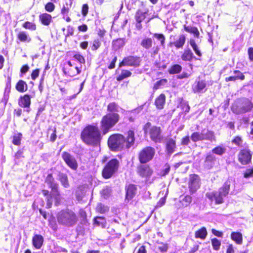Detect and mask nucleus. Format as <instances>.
Listing matches in <instances>:
<instances>
[{"instance_id":"nucleus-18","label":"nucleus","mask_w":253,"mask_h":253,"mask_svg":"<svg viewBox=\"0 0 253 253\" xmlns=\"http://www.w3.org/2000/svg\"><path fill=\"white\" fill-rule=\"evenodd\" d=\"M62 158L66 164L73 170H76L78 167V163L75 158L69 153L64 151L62 154Z\"/></svg>"},{"instance_id":"nucleus-49","label":"nucleus","mask_w":253,"mask_h":253,"mask_svg":"<svg viewBox=\"0 0 253 253\" xmlns=\"http://www.w3.org/2000/svg\"><path fill=\"white\" fill-rule=\"evenodd\" d=\"M168 83V80L166 79H162L157 81L154 84L153 89L157 90L159 89L162 85H165Z\"/></svg>"},{"instance_id":"nucleus-50","label":"nucleus","mask_w":253,"mask_h":253,"mask_svg":"<svg viewBox=\"0 0 253 253\" xmlns=\"http://www.w3.org/2000/svg\"><path fill=\"white\" fill-rule=\"evenodd\" d=\"M101 45V42L98 39H94L90 45V48L91 51H96L100 48Z\"/></svg>"},{"instance_id":"nucleus-3","label":"nucleus","mask_w":253,"mask_h":253,"mask_svg":"<svg viewBox=\"0 0 253 253\" xmlns=\"http://www.w3.org/2000/svg\"><path fill=\"white\" fill-rule=\"evenodd\" d=\"M102 133L97 125H87L81 132V139L85 144L93 147L100 146Z\"/></svg>"},{"instance_id":"nucleus-34","label":"nucleus","mask_w":253,"mask_h":253,"mask_svg":"<svg viewBox=\"0 0 253 253\" xmlns=\"http://www.w3.org/2000/svg\"><path fill=\"white\" fill-rule=\"evenodd\" d=\"M16 90L20 93L26 92L28 89V85L26 82L19 80L15 84Z\"/></svg>"},{"instance_id":"nucleus-39","label":"nucleus","mask_w":253,"mask_h":253,"mask_svg":"<svg viewBox=\"0 0 253 253\" xmlns=\"http://www.w3.org/2000/svg\"><path fill=\"white\" fill-rule=\"evenodd\" d=\"M148 11V9L144 12L142 11L140 9H138L136 12L135 15V19L137 23H141L146 18V14Z\"/></svg>"},{"instance_id":"nucleus-4","label":"nucleus","mask_w":253,"mask_h":253,"mask_svg":"<svg viewBox=\"0 0 253 253\" xmlns=\"http://www.w3.org/2000/svg\"><path fill=\"white\" fill-rule=\"evenodd\" d=\"M56 218L59 224L67 227L75 226L78 221L76 213L68 209L59 211L56 214Z\"/></svg>"},{"instance_id":"nucleus-13","label":"nucleus","mask_w":253,"mask_h":253,"mask_svg":"<svg viewBox=\"0 0 253 253\" xmlns=\"http://www.w3.org/2000/svg\"><path fill=\"white\" fill-rule=\"evenodd\" d=\"M153 39L150 37H145L143 38L140 43V46L144 49L148 50L151 49L150 54L151 56H155L157 55L160 51V47L158 46H155L152 47Z\"/></svg>"},{"instance_id":"nucleus-24","label":"nucleus","mask_w":253,"mask_h":253,"mask_svg":"<svg viewBox=\"0 0 253 253\" xmlns=\"http://www.w3.org/2000/svg\"><path fill=\"white\" fill-rule=\"evenodd\" d=\"M72 6V2L70 3L66 2L64 4L61 9L60 13L62 15L63 18L67 22H70L71 19L69 16V12Z\"/></svg>"},{"instance_id":"nucleus-61","label":"nucleus","mask_w":253,"mask_h":253,"mask_svg":"<svg viewBox=\"0 0 253 253\" xmlns=\"http://www.w3.org/2000/svg\"><path fill=\"white\" fill-rule=\"evenodd\" d=\"M111 191L110 188L108 186H106L101 190V194L104 196H108L110 194Z\"/></svg>"},{"instance_id":"nucleus-45","label":"nucleus","mask_w":253,"mask_h":253,"mask_svg":"<svg viewBox=\"0 0 253 253\" xmlns=\"http://www.w3.org/2000/svg\"><path fill=\"white\" fill-rule=\"evenodd\" d=\"M95 210L98 213L104 214L109 211V208L102 203H98L96 207Z\"/></svg>"},{"instance_id":"nucleus-11","label":"nucleus","mask_w":253,"mask_h":253,"mask_svg":"<svg viewBox=\"0 0 253 253\" xmlns=\"http://www.w3.org/2000/svg\"><path fill=\"white\" fill-rule=\"evenodd\" d=\"M191 139L194 142L203 140L212 141L216 140L214 132L210 130H207L205 134L198 131L194 132L191 134Z\"/></svg>"},{"instance_id":"nucleus-58","label":"nucleus","mask_w":253,"mask_h":253,"mask_svg":"<svg viewBox=\"0 0 253 253\" xmlns=\"http://www.w3.org/2000/svg\"><path fill=\"white\" fill-rule=\"evenodd\" d=\"M73 58L81 64L85 63L84 58L80 54H76L74 55Z\"/></svg>"},{"instance_id":"nucleus-42","label":"nucleus","mask_w":253,"mask_h":253,"mask_svg":"<svg viewBox=\"0 0 253 253\" xmlns=\"http://www.w3.org/2000/svg\"><path fill=\"white\" fill-rule=\"evenodd\" d=\"M132 73L130 71L127 70H123L121 74L117 77L116 80L117 81L120 82L126 78L130 77Z\"/></svg>"},{"instance_id":"nucleus-15","label":"nucleus","mask_w":253,"mask_h":253,"mask_svg":"<svg viewBox=\"0 0 253 253\" xmlns=\"http://www.w3.org/2000/svg\"><path fill=\"white\" fill-rule=\"evenodd\" d=\"M188 188L190 194L195 193L200 187V178L197 174L189 175L188 182Z\"/></svg>"},{"instance_id":"nucleus-55","label":"nucleus","mask_w":253,"mask_h":253,"mask_svg":"<svg viewBox=\"0 0 253 253\" xmlns=\"http://www.w3.org/2000/svg\"><path fill=\"white\" fill-rule=\"evenodd\" d=\"M51 129L52 130V133L50 135V141L51 142H54L56 140L57 138V131H56V128L55 127H54L53 129H51V127H49L48 128V130H49Z\"/></svg>"},{"instance_id":"nucleus-28","label":"nucleus","mask_w":253,"mask_h":253,"mask_svg":"<svg viewBox=\"0 0 253 253\" xmlns=\"http://www.w3.org/2000/svg\"><path fill=\"white\" fill-rule=\"evenodd\" d=\"M39 18L41 23L45 26H49L52 22V16L46 12L40 14Z\"/></svg>"},{"instance_id":"nucleus-9","label":"nucleus","mask_w":253,"mask_h":253,"mask_svg":"<svg viewBox=\"0 0 253 253\" xmlns=\"http://www.w3.org/2000/svg\"><path fill=\"white\" fill-rule=\"evenodd\" d=\"M49 188L51 189L52 195L54 199V205L58 206L61 203V195L58 189V184L55 181L52 173H49L47 175L44 180Z\"/></svg>"},{"instance_id":"nucleus-8","label":"nucleus","mask_w":253,"mask_h":253,"mask_svg":"<svg viewBox=\"0 0 253 253\" xmlns=\"http://www.w3.org/2000/svg\"><path fill=\"white\" fill-rule=\"evenodd\" d=\"M119 167L120 162L117 159L113 158L110 160L102 169V177L105 179L111 178L118 171Z\"/></svg>"},{"instance_id":"nucleus-48","label":"nucleus","mask_w":253,"mask_h":253,"mask_svg":"<svg viewBox=\"0 0 253 253\" xmlns=\"http://www.w3.org/2000/svg\"><path fill=\"white\" fill-rule=\"evenodd\" d=\"M153 37L160 41L161 45L163 47L165 46L166 38L163 34L155 33L153 34Z\"/></svg>"},{"instance_id":"nucleus-41","label":"nucleus","mask_w":253,"mask_h":253,"mask_svg":"<svg viewBox=\"0 0 253 253\" xmlns=\"http://www.w3.org/2000/svg\"><path fill=\"white\" fill-rule=\"evenodd\" d=\"M125 43V42L123 38H118L113 41L112 46L115 50H117L123 47Z\"/></svg>"},{"instance_id":"nucleus-43","label":"nucleus","mask_w":253,"mask_h":253,"mask_svg":"<svg viewBox=\"0 0 253 253\" xmlns=\"http://www.w3.org/2000/svg\"><path fill=\"white\" fill-rule=\"evenodd\" d=\"M189 44L191 45V46L192 47L193 50L195 51L196 55H197L199 57H201L202 55V54L200 50L199 47L198 45L197 44L196 42L194 39H190L189 41Z\"/></svg>"},{"instance_id":"nucleus-31","label":"nucleus","mask_w":253,"mask_h":253,"mask_svg":"<svg viewBox=\"0 0 253 253\" xmlns=\"http://www.w3.org/2000/svg\"><path fill=\"white\" fill-rule=\"evenodd\" d=\"M42 195L44 196H46V208L50 209L52 207V198L53 196L52 195V192L51 193H49V191L47 189H42Z\"/></svg>"},{"instance_id":"nucleus-6","label":"nucleus","mask_w":253,"mask_h":253,"mask_svg":"<svg viewBox=\"0 0 253 253\" xmlns=\"http://www.w3.org/2000/svg\"><path fill=\"white\" fill-rule=\"evenodd\" d=\"M253 108V103L252 100L247 98H242L236 100L231 106L232 112L237 115L250 112Z\"/></svg>"},{"instance_id":"nucleus-26","label":"nucleus","mask_w":253,"mask_h":253,"mask_svg":"<svg viewBox=\"0 0 253 253\" xmlns=\"http://www.w3.org/2000/svg\"><path fill=\"white\" fill-rule=\"evenodd\" d=\"M166 101V96L164 93H161L155 99L154 105L158 110L164 108Z\"/></svg>"},{"instance_id":"nucleus-5","label":"nucleus","mask_w":253,"mask_h":253,"mask_svg":"<svg viewBox=\"0 0 253 253\" xmlns=\"http://www.w3.org/2000/svg\"><path fill=\"white\" fill-rule=\"evenodd\" d=\"M230 181H226L218 191L207 192L206 197L216 205L222 204L224 202V198L227 196L230 189Z\"/></svg>"},{"instance_id":"nucleus-54","label":"nucleus","mask_w":253,"mask_h":253,"mask_svg":"<svg viewBox=\"0 0 253 253\" xmlns=\"http://www.w3.org/2000/svg\"><path fill=\"white\" fill-rule=\"evenodd\" d=\"M55 8V5L51 2H48L44 5L45 10L48 12H53Z\"/></svg>"},{"instance_id":"nucleus-47","label":"nucleus","mask_w":253,"mask_h":253,"mask_svg":"<svg viewBox=\"0 0 253 253\" xmlns=\"http://www.w3.org/2000/svg\"><path fill=\"white\" fill-rule=\"evenodd\" d=\"M22 27L25 29L31 31H35L37 29V25L35 23L29 21H26L22 24Z\"/></svg>"},{"instance_id":"nucleus-51","label":"nucleus","mask_w":253,"mask_h":253,"mask_svg":"<svg viewBox=\"0 0 253 253\" xmlns=\"http://www.w3.org/2000/svg\"><path fill=\"white\" fill-rule=\"evenodd\" d=\"M192 200V198L191 196L188 195H186L180 201V203L183 207H186L191 204Z\"/></svg>"},{"instance_id":"nucleus-64","label":"nucleus","mask_w":253,"mask_h":253,"mask_svg":"<svg viewBox=\"0 0 253 253\" xmlns=\"http://www.w3.org/2000/svg\"><path fill=\"white\" fill-rule=\"evenodd\" d=\"M190 142V139L188 136H185L182 138L181 144L182 145H187Z\"/></svg>"},{"instance_id":"nucleus-7","label":"nucleus","mask_w":253,"mask_h":253,"mask_svg":"<svg viewBox=\"0 0 253 253\" xmlns=\"http://www.w3.org/2000/svg\"><path fill=\"white\" fill-rule=\"evenodd\" d=\"M145 135H148L151 140L155 143L162 142L163 137L160 126H152L150 122L146 123L143 127Z\"/></svg>"},{"instance_id":"nucleus-53","label":"nucleus","mask_w":253,"mask_h":253,"mask_svg":"<svg viewBox=\"0 0 253 253\" xmlns=\"http://www.w3.org/2000/svg\"><path fill=\"white\" fill-rule=\"evenodd\" d=\"M243 142L242 138L240 136H236L233 139L231 140V142L232 144H235L238 147H241L242 143Z\"/></svg>"},{"instance_id":"nucleus-40","label":"nucleus","mask_w":253,"mask_h":253,"mask_svg":"<svg viewBox=\"0 0 253 253\" xmlns=\"http://www.w3.org/2000/svg\"><path fill=\"white\" fill-rule=\"evenodd\" d=\"M182 69L180 65L174 64L171 65L168 69V72L170 75L178 74L180 73Z\"/></svg>"},{"instance_id":"nucleus-37","label":"nucleus","mask_w":253,"mask_h":253,"mask_svg":"<svg viewBox=\"0 0 253 253\" xmlns=\"http://www.w3.org/2000/svg\"><path fill=\"white\" fill-rule=\"evenodd\" d=\"M106 223V220L104 217L96 216L93 219V225L100 226L102 228H105Z\"/></svg>"},{"instance_id":"nucleus-33","label":"nucleus","mask_w":253,"mask_h":253,"mask_svg":"<svg viewBox=\"0 0 253 253\" xmlns=\"http://www.w3.org/2000/svg\"><path fill=\"white\" fill-rule=\"evenodd\" d=\"M194 57V55L190 48L184 49L181 55V59L186 62L191 61Z\"/></svg>"},{"instance_id":"nucleus-35","label":"nucleus","mask_w":253,"mask_h":253,"mask_svg":"<svg viewBox=\"0 0 253 253\" xmlns=\"http://www.w3.org/2000/svg\"><path fill=\"white\" fill-rule=\"evenodd\" d=\"M58 180L61 185L65 188H68L70 186L68 177L66 173L59 172L58 174Z\"/></svg>"},{"instance_id":"nucleus-14","label":"nucleus","mask_w":253,"mask_h":253,"mask_svg":"<svg viewBox=\"0 0 253 253\" xmlns=\"http://www.w3.org/2000/svg\"><path fill=\"white\" fill-rule=\"evenodd\" d=\"M252 153L251 151L246 148L242 149L238 154V160L242 165H248L251 163Z\"/></svg>"},{"instance_id":"nucleus-25","label":"nucleus","mask_w":253,"mask_h":253,"mask_svg":"<svg viewBox=\"0 0 253 253\" xmlns=\"http://www.w3.org/2000/svg\"><path fill=\"white\" fill-rule=\"evenodd\" d=\"M17 41L22 43H30L32 38L29 34L25 31H20L16 35Z\"/></svg>"},{"instance_id":"nucleus-52","label":"nucleus","mask_w":253,"mask_h":253,"mask_svg":"<svg viewBox=\"0 0 253 253\" xmlns=\"http://www.w3.org/2000/svg\"><path fill=\"white\" fill-rule=\"evenodd\" d=\"M211 243L214 250L218 251L220 249L221 242L219 240L216 238H213L211 239Z\"/></svg>"},{"instance_id":"nucleus-22","label":"nucleus","mask_w":253,"mask_h":253,"mask_svg":"<svg viewBox=\"0 0 253 253\" xmlns=\"http://www.w3.org/2000/svg\"><path fill=\"white\" fill-rule=\"evenodd\" d=\"M216 161V157L212 154L208 153L205 158L204 161V167L207 169H212Z\"/></svg>"},{"instance_id":"nucleus-56","label":"nucleus","mask_w":253,"mask_h":253,"mask_svg":"<svg viewBox=\"0 0 253 253\" xmlns=\"http://www.w3.org/2000/svg\"><path fill=\"white\" fill-rule=\"evenodd\" d=\"M89 10V6L88 4L84 3L82 6L81 13L83 17H86L88 14Z\"/></svg>"},{"instance_id":"nucleus-60","label":"nucleus","mask_w":253,"mask_h":253,"mask_svg":"<svg viewBox=\"0 0 253 253\" xmlns=\"http://www.w3.org/2000/svg\"><path fill=\"white\" fill-rule=\"evenodd\" d=\"M40 72V69L39 68H37L34 70L31 75V79L33 80H35L39 76Z\"/></svg>"},{"instance_id":"nucleus-17","label":"nucleus","mask_w":253,"mask_h":253,"mask_svg":"<svg viewBox=\"0 0 253 253\" xmlns=\"http://www.w3.org/2000/svg\"><path fill=\"white\" fill-rule=\"evenodd\" d=\"M141 60L139 57L129 55L124 57L123 60L119 63V67L131 66L137 67L140 65Z\"/></svg>"},{"instance_id":"nucleus-16","label":"nucleus","mask_w":253,"mask_h":253,"mask_svg":"<svg viewBox=\"0 0 253 253\" xmlns=\"http://www.w3.org/2000/svg\"><path fill=\"white\" fill-rule=\"evenodd\" d=\"M137 174L141 178L149 179L153 173V170L148 164H140L136 168Z\"/></svg>"},{"instance_id":"nucleus-21","label":"nucleus","mask_w":253,"mask_h":253,"mask_svg":"<svg viewBox=\"0 0 253 253\" xmlns=\"http://www.w3.org/2000/svg\"><path fill=\"white\" fill-rule=\"evenodd\" d=\"M32 98V96L28 94H25L20 96L18 99V105L21 108H26V111L29 112Z\"/></svg>"},{"instance_id":"nucleus-10","label":"nucleus","mask_w":253,"mask_h":253,"mask_svg":"<svg viewBox=\"0 0 253 253\" xmlns=\"http://www.w3.org/2000/svg\"><path fill=\"white\" fill-rule=\"evenodd\" d=\"M155 155V150L151 146L142 148L137 154V158L141 164H145L151 161Z\"/></svg>"},{"instance_id":"nucleus-20","label":"nucleus","mask_w":253,"mask_h":253,"mask_svg":"<svg viewBox=\"0 0 253 253\" xmlns=\"http://www.w3.org/2000/svg\"><path fill=\"white\" fill-rule=\"evenodd\" d=\"M125 190L126 193L125 201L129 202L135 196L137 191V187L135 184L130 183L125 186Z\"/></svg>"},{"instance_id":"nucleus-38","label":"nucleus","mask_w":253,"mask_h":253,"mask_svg":"<svg viewBox=\"0 0 253 253\" xmlns=\"http://www.w3.org/2000/svg\"><path fill=\"white\" fill-rule=\"evenodd\" d=\"M208 235V232L205 227H202L195 233V237L197 239H201L204 240L206 239Z\"/></svg>"},{"instance_id":"nucleus-19","label":"nucleus","mask_w":253,"mask_h":253,"mask_svg":"<svg viewBox=\"0 0 253 253\" xmlns=\"http://www.w3.org/2000/svg\"><path fill=\"white\" fill-rule=\"evenodd\" d=\"M64 74L70 77H73L81 73V70L79 68L74 67L71 61H68L63 68Z\"/></svg>"},{"instance_id":"nucleus-62","label":"nucleus","mask_w":253,"mask_h":253,"mask_svg":"<svg viewBox=\"0 0 253 253\" xmlns=\"http://www.w3.org/2000/svg\"><path fill=\"white\" fill-rule=\"evenodd\" d=\"M247 52L250 61L253 62V47H249L248 48Z\"/></svg>"},{"instance_id":"nucleus-32","label":"nucleus","mask_w":253,"mask_h":253,"mask_svg":"<svg viewBox=\"0 0 253 253\" xmlns=\"http://www.w3.org/2000/svg\"><path fill=\"white\" fill-rule=\"evenodd\" d=\"M183 28L185 32L193 34L194 37L196 38H199L200 34L198 29L196 27L184 24L183 25Z\"/></svg>"},{"instance_id":"nucleus-46","label":"nucleus","mask_w":253,"mask_h":253,"mask_svg":"<svg viewBox=\"0 0 253 253\" xmlns=\"http://www.w3.org/2000/svg\"><path fill=\"white\" fill-rule=\"evenodd\" d=\"M22 134L18 132L13 136L12 143L16 146H19L21 143Z\"/></svg>"},{"instance_id":"nucleus-57","label":"nucleus","mask_w":253,"mask_h":253,"mask_svg":"<svg viewBox=\"0 0 253 253\" xmlns=\"http://www.w3.org/2000/svg\"><path fill=\"white\" fill-rule=\"evenodd\" d=\"M170 169V165L168 163L166 164L165 165V169H162L160 172V175L161 176H166L169 173Z\"/></svg>"},{"instance_id":"nucleus-59","label":"nucleus","mask_w":253,"mask_h":253,"mask_svg":"<svg viewBox=\"0 0 253 253\" xmlns=\"http://www.w3.org/2000/svg\"><path fill=\"white\" fill-rule=\"evenodd\" d=\"M244 177L248 178L253 176V168L252 169H247L244 172Z\"/></svg>"},{"instance_id":"nucleus-23","label":"nucleus","mask_w":253,"mask_h":253,"mask_svg":"<svg viewBox=\"0 0 253 253\" xmlns=\"http://www.w3.org/2000/svg\"><path fill=\"white\" fill-rule=\"evenodd\" d=\"M207 83L205 80H199L196 81L192 85V91L194 93H199L203 92L204 89L206 88Z\"/></svg>"},{"instance_id":"nucleus-12","label":"nucleus","mask_w":253,"mask_h":253,"mask_svg":"<svg viewBox=\"0 0 253 253\" xmlns=\"http://www.w3.org/2000/svg\"><path fill=\"white\" fill-rule=\"evenodd\" d=\"M169 39H173V41H170L168 43L170 47H175L176 49H182L186 43V37L184 34L176 35H171Z\"/></svg>"},{"instance_id":"nucleus-29","label":"nucleus","mask_w":253,"mask_h":253,"mask_svg":"<svg viewBox=\"0 0 253 253\" xmlns=\"http://www.w3.org/2000/svg\"><path fill=\"white\" fill-rule=\"evenodd\" d=\"M44 239L42 236L39 234H35L32 238V244L33 246L37 249H40L43 245Z\"/></svg>"},{"instance_id":"nucleus-2","label":"nucleus","mask_w":253,"mask_h":253,"mask_svg":"<svg viewBox=\"0 0 253 253\" xmlns=\"http://www.w3.org/2000/svg\"><path fill=\"white\" fill-rule=\"evenodd\" d=\"M107 111L108 113L102 117L100 122V127L103 135L108 133L120 120V116L118 114L119 105L117 103H109L107 106Z\"/></svg>"},{"instance_id":"nucleus-30","label":"nucleus","mask_w":253,"mask_h":253,"mask_svg":"<svg viewBox=\"0 0 253 253\" xmlns=\"http://www.w3.org/2000/svg\"><path fill=\"white\" fill-rule=\"evenodd\" d=\"M176 148V141L172 138H169L166 143V150L168 154L173 153Z\"/></svg>"},{"instance_id":"nucleus-27","label":"nucleus","mask_w":253,"mask_h":253,"mask_svg":"<svg viewBox=\"0 0 253 253\" xmlns=\"http://www.w3.org/2000/svg\"><path fill=\"white\" fill-rule=\"evenodd\" d=\"M233 73L236 76H231L225 78V81L226 82H235L237 80L243 81L245 79V76L244 74L239 70H235L233 71Z\"/></svg>"},{"instance_id":"nucleus-44","label":"nucleus","mask_w":253,"mask_h":253,"mask_svg":"<svg viewBox=\"0 0 253 253\" xmlns=\"http://www.w3.org/2000/svg\"><path fill=\"white\" fill-rule=\"evenodd\" d=\"M226 151V148L221 145H218L213 148L211 150V152L213 154L219 155V156H222L223 155Z\"/></svg>"},{"instance_id":"nucleus-63","label":"nucleus","mask_w":253,"mask_h":253,"mask_svg":"<svg viewBox=\"0 0 253 253\" xmlns=\"http://www.w3.org/2000/svg\"><path fill=\"white\" fill-rule=\"evenodd\" d=\"M30 68L27 64L23 65L20 68V73L22 75L26 74L29 70Z\"/></svg>"},{"instance_id":"nucleus-36","label":"nucleus","mask_w":253,"mask_h":253,"mask_svg":"<svg viewBox=\"0 0 253 253\" xmlns=\"http://www.w3.org/2000/svg\"><path fill=\"white\" fill-rule=\"evenodd\" d=\"M230 238L232 240L234 241L237 244L240 245L243 242L242 234L239 232H232L230 235Z\"/></svg>"},{"instance_id":"nucleus-1","label":"nucleus","mask_w":253,"mask_h":253,"mask_svg":"<svg viewBox=\"0 0 253 253\" xmlns=\"http://www.w3.org/2000/svg\"><path fill=\"white\" fill-rule=\"evenodd\" d=\"M135 141V132L134 130L130 129L126 132V137L119 133L110 135L108 139L107 144L111 151L119 152L128 150L134 145Z\"/></svg>"}]
</instances>
